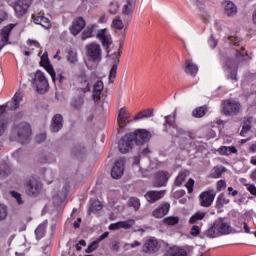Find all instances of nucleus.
<instances>
[{"mask_svg":"<svg viewBox=\"0 0 256 256\" xmlns=\"http://www.w3.org/2000/svg\"><path fill=\"white\" fill-rule=\"evenodd\" d=\"M134 223H135V220L133 219L120 221V229H131Z\"/></svg>","mask_w":256,"mask_h":256,"instance_id":"47","label":"nucleus"},{"mask_svg":"<svg viewBox=\"0 0 256 256\" xmlns=\"http://www.w3.org/2000/svg\"><path fill=\"white\" fill-rule=\"evenodd\" d=\"M231 231L232 228L229 220L227 218H219L204 231L203 235L209 239H215V237H220V235H229Z\"/></svg>","mask_w":256,"mask_h":256,"instance_id":"1","label":"nucleus"},{"mask_svg":"<svg viewBox=\"0 0 256 256\" xmlns=\"http://www.w3.org/2000/svg\"><path fill=\"white\" fill-rule=\"evenodd\" d=\"M41 189H43V185L35 177L30 178L25 183V191L29 197H37L41 193Z\"/></svg>","mask_w":256,"mask_h":256,"instance_id":"6","label":"nucleus"},{"mask_svg":"<svg viewBox=\"0 0 256 256\" xmlns=\"http://www.w3.org/2000/svg\"><path fill=\"white\" fill-rule=\"evenodd\" d=\"M89 61H101V45L93 42L86 46Z\"/></svg>","mask_w":256,"mask_h":256,"instance_id":"9","label":"nucleus"},{"mask_svg":"<svg viewBox=\"0 0 256 256\" xmlns=\"http://www.w3.org/2000/svg\"><path fill=\"white\" fill-rule=\"evenodd\" d=\"M213 201H215L214 190L204 191L199 195V202L201 207H209L210 205H213Z\"/></svg>","mask_w":256,"mask_h":256,"instance_id":"13","label":"nucleus"},{"mask_svg":"<svg viewBox=\"0 0 256 256\" xmlns=\"http://www.w3.org/2000/svg\"><path fill=\"white\" fill-rule=\"evenodd\" d=\"M96 39L102 43V46L106 51H109V48L111 45H113V38L111 37V33H109V30L106 28L98 30Z\"/></svg>","mask_w":256,"mask_h":256,"instance_id":"8","label":"nucleus"},{"mask_svg":"<svg viewBox=\"0 0 256 256\" xmlns=\"http://www.w3.org/2000/svg\"><path fill=\"white\" fill-rule=\"evenodd\" d=\"M72 155L77 159H83V157L87 155V148L81 144H78L72 148Z\"/></svg>","mask_w":256,"mask_h":256,"instance_id":"28","label":"nucleus"},{"mask_svg":"<svg viewBox=\"0 0 256 256\" xmlns=\"http://www.w3.org/2000/svg\"><path fill=\"white\" fill-rule=\"evenodd\" d=\"M245 55H247V51H245V47H241L240 49H236V59L238 61H243L245 59Z\"/></svg>","mask_w":256,"mask_h":256,"instance_id":"46","label":"nucleus"},{"mask_svg":"<svg viewBox=\"0 0 256 256\" xmlns=\"http://www.w3.org/2000/svg\"><path fill=\"white\" fill-rule=\"evenodd\" d=\"M41 67H44L47 73L51 76V79L53 83L57 81V75L55 74V70L53 69V65H51V62H48L46 64H42Z\"/></svg>","mask_w":256,"mask_h":256,"instance_id":"39","label":"nucleus"},{"mask_svg":"<svg viewBox=\"0 0 256 256\" xmlns=\"http://www.w3.org/2000/svg\"><path fill=\"white\" fill-rule=\"evenodd\" d=\"M12 197H14V199H16L18 205H23V200L21 199V194L16 192V191H12L11 192Z\"/></svg>","mask_w":256,"mask_h":256,"instance_id":"59","label":"nucleus"},{"mask_svg":"<svg viewBox=\"0 0 256 256\" xmlns=\"http://www.w3.org/2000/svg\"><path fill=\"white\" fill-rule=\"evenodd\" d=\"M46 63H51V61H49V54L47 52H44L41 56L40 65H45Z\"/></svg>","mask_w":256,"mask_h":256,"instance_id":"60","label":"nucleus"},{"mask_svg":"<svg viewBox=\"0 0 256 256\" xmlns=\"http://www.w3.org/2000/svg\"><path fill=\"white\" fill-rule=\"evenodd\" d=\"M7 127H9V118H0V137L7 131Z\"/></svg>","mask_w":256,"mask_h":256,"instance_id":"44","label":"nucleus"},{"mask_svg":"<svg viewBox=\"0 0 256 256\" xmlns=\"http://www.w3.org/2000/svg\"><path fill=\"white\" fill-rule=\"evenodd\" d=\"M229 201L230 200L225 197V194H220L216 201V207H218V209H221L223 205H228Z\"/></svg>","mask_w":256,"mask_h":256,"instance_id":"43","label":"nucleus"},{"mask_svg":"<svg viewBox=\"0 0 256 256\" xmlns=\"http://www.w3.org/2000/svg\"><path fill=\"white\" fill-rule=\"evenodd\" d=\"M13 29H15V24H8L0 30V51L5 47V45H9V35H11V31H13Z\"/></svg>","mask_w":256,"mask_h":256,"instance_id":"14","label":"nucleus"},{"mask_svg":"<svg viewBox=\"0 0 256 256\" xmlns=\"http://www.w3.org/2000/svg\"><path fill=\"white\" fill-rule=\"evenodd\" d=\"M246 189H247V191H249V193L251 195H254V197H256V187H255V184H248L246 186Z\"/></svg>","mask_w":256,"mask_h":256,"instance_id":"62","label":"nucleus"},{"mask_svg":"<svg viewBox=\"0 0 256 256\" xmlns=\"http://www.w3.org/2000/svg\"><path fill=\"white\" fill-rule=\"evenodd\" d=\"M128 207H133L134 211H139V207H141V202L138 198L132 197L128 201Z\"/></svg>","mask_w":256,"mask_h":256,"instance_id":"42","label":"nucleus"},{"mask_svg":"<svg viewBox=\"0 0 256 256\" xmlns=\"http://www.w3.org/2000/svg\"><path fill=\"white\" fill-rule=\"evenodd\" d=\"M86 25L87 23L85 22V19H83V17L80 16L74 19L72 25L70 26L71 35L77 37V35H79V33H81V31L85 29Z\"/></svg>","mask_w":256,"mask_h":256,"instance_id":"15","label":"nucleus"},{"mask_svg":"<svg viewBox=\"0 0 256 256\" xmlns=\"http://www.w3.org/2000/svg\"><path fill=\"white\" fill-rule=\"evenodd\" d=\"M227 187V182L225 180H220L217 182V191H223Z\"/></svg>","mask_w":256,"mask_h":256,"instance_id":"63","label":"nucleus"},{"mask_svg":"<svg viewBox=\"0 0 256 256\" xmlns=\"http://www.w3.org/2000/svg\"><path fill=\"white\" fill-rule=\"evenodd\" d=\"M9 211L7 210V206L4 204H0V221H5L7 219Z\"/></svg>","mask_w":256,"mask_h":256,"instance_id":"49","label":"nucleus"},{"mask_svg":"<svg viewBox=\"0 0 256 256\" xmlns=\"http://www.w3.org/2000/svg\"><path fill=\"white\" fill-rule=\"evenodd\" d=\"M253 123V116L245 117L243 120L242 130L240 131L241 137H246L248 131H251V124Z\"/></svg>","mask_w":256,"mask_h":256,"instance_id":"29","label":"nucleus"},{"mask_svg":"<svg viewBox=\"0 0 256 256\" xmlns=\"http://www.w3.org/2000/svg\"><path fill=\"white\" fill-rule=\"evenodd\" d=\"M195 186V180L190 178L188 182L185 184V187L187 188L188 193H193V187Z\"/></svg>","mask_w":256,"mask_h":256,"instance_id":"55","label":"nucleus"},{"mask_svg":"<svg viewBox=\"0 0 256 256\" xmlns=\"http://www.w3.org/2000/svg\"><path fill=\"white\" fill-rule=\"evenodd\" d=\"M187 5L191 8L198 7V9H203L205 6V1H211V0H184Z\"/></svg>","mask_w":256,"mask_h":256,"instance_id":"37","label":"nucleus"},{"mask_svg":"<svg viewBox=\"0 0 256 256\" xmlns=\"http://www.w3.org/2000/svg\"><path fill=\"white\" fill-rule=\"evenodd\" d=\"M63 129V115L55 114L52 118L50 131L52 133H59Z\"/></svg>","mask_w":256,"mask_h":256,"instance_id":"19","label":"nucleus"},{"mask_svg":"<svg viewBox=\"0 0 256 256\" xmlns=\"http://www.w3.org/2000/svg\"><path fill=\"white\" fill-rule=\"evenodd\" d=\"M123 173H125V158H120L116 160L112 167L111 177L112 179H121V177H123Z\"/></svg>","mask_w":256,"mask_h":256,"instance_id":"10","label":"nucleus"},{"mask_svg":"<svg viewBox=\"0 0 256 256\" xmlns=\"http://www.w3.org/2000/svg\"><path fill=\"white\" fill-rule=\"evenodd\" d=\"M104 85L102 80H98L94 84L93 88V100L99 101L101 99V94L103 93Z\"/></svg>","mask_w":256,"mask_h":256,"instance_id":"27","label":"nucleus"},{"mask_svg":"<svg viewBox=\"0 0 256 256\" xmlns=\"http://www.w3.org/2000/svg\"><path fill=\"white\" fill-rule=\"evenodd\" d=\"M119 11V4L117 3H110L109 13L111 15H115Z\"/></svg>","mask_w":256,"mask_h":256,"instance_id":"54","label":"nucleus"},{"mask_svg":"<svg viewBox=\"0 0 256 256\" xmlns=\"http://www.w3.org/2000/svg\"><path fill=\"white\" fill-rule=\"evenodd\" d=\"M224 7V13L227 17H235L237 15V5L231 0H226L222 3Z\"/></svg>","mask_w":256,"mask_h":256,"instance_id":"23","label":"nucleus"},{"mask_svg":"<svg viewBox=\"0 0 256 256\" xmlns=\"http://www.w3.org/2000/svg\"><path fill=\"white\" fill-rule=\"evenodd\" d=\"M95 27H97L95 24L87 26L80 35L81 40L87 41V39H91L93 37V31H95Z\"/></svg>","mask_w":256,"mask_h":256,"instance_id":"31","label":"nucleus"},{"mask_svg":"<svg viewBox=\"0 0 256 256\" xmlns=\"http://www.w3.org/2000/svg\"><path fill=\"white\" fill-rule=\"evenodd\" d=\"M133 145H135V142H133L131 136L129 134L124 135L119 143H118V149L120 153H129L131 149H133Z\"/></svg>","mask_w":256,"mask_h":256,"instance_id":"11","label":"nucleus"},{"mask_svg":"<svg viewBox=\"0 0 256 256\" xmlns=\"http://www.w3.org/2000/svg\"><path fill=\"white\" fill-rule=\"evenodd\" d=\"M101 209H103V205H101L99 200H90L89 215H91V213H97V211H101Z\"/></svg>","mask_w":256,"mask_h":256,"instance_id":"35","label":"nucleus"},{"mask_svg":"<svg viewBox=\"0 0 256 256\" xmlns=\"http://www.w3.org/2000/svg\"><path fill=\"white\" fill-rule=\"evenodd\" d=\"M82 85H84V87L80 88L82 93H89V91H91V83L88 82V80L82 82Z\"/></svg>","mask_w":256,"mask_h":256,"instance_id":"53","label":"nucleus"},{"mask_svg":"<svg viewBox=\"0 0 256 256\" xmlns=\"http://www.w3.org/2000/svg\"><path fill=\"white\" fill-rule=\"evenodd\" d=\"M199 233H201V228L197 225H193L190 230V234L192 235V237H197Z\"/></svg>","mask_w":256,"mask_h":256,"instance_id":"56","label":"nucleus"},{"mask_svg":"<svg viewBox=\"0 0 256 256\" xmlns=\"http://www.w3.org/2000/svg\"><path fill=\"white\" fill-rule=\"evenodd\" d=\"M47 233V225L45 224H40L36 229H35V235L37 241H40V239H43L45 237V234Z\"/></svg>","mask_w":256,"mask_h":256,"instance_id":"36","label":"nucleus"},{"mask_svg":"<svg viewBox=\"0 0 256 256\" xmlns=\"http://www.w3.org/2000/svg\"><path fill=\"white\" fill-rule=\"evenodd\" d=\"M199 72V66L193 62V60H186L184 66V73L186 75H190L191 77H195Z\"/></svg>","mask_w":256,"mask_h":256,"instance_id":"25","label":"nucleus"},{"mask_svg":"<svg viewBox=\"0 0 256 256\" xmlns=\"http://www.w3.org/2000/svg\"><path fill=\"white\" fill-rule=\"evenodd\" d=\"M171 175L167 171H158L155 175L154 187H165Z\"/></svg>","mask_w":256,"mask_h":256,"instance_id":"17","label":"nucleus"},{"mask_svg":"<svg viewBox=\"0 0 256 256\" xmlns=\"http://www.w3.org/2000/svg\"><path fill=\"white\" fill-rule=\"evenodd\" d=\"M204 217H207V212L198 211L190 217L189 223L190 225H195L198 221H203Z\"/></svg>","mask_w":256,"mask_h":256,"instance_id":"33","label":"nucleus"},{"mask_svg":"<svg viewBox=\"0 0 256 256\" xmlns=\"http://www.w3.org/2000/svg\"><path fill=\"white\" fill-rule=\"evenodd\" d=\"M137 0H126V4L123 6L122 15H124L125 23L129 24V21L133 19V11H135V4Z\"/></svg>","mask_w":256,"mask_h":256,"instance_id":"12","label":"nucleus"},{"mask_svg":"<svg viewBox=\"0 0 256 256\" xmlns=\"http://www.w3.org/2000/svg\"><path fill=\"white\" fill-rule=\"evenodd\" d=\"M171 209V204L169 202H164L160 204L153 212V217H156V219H163L167 213H169V210Z\"/></svg>","mask_w":256,"mask_h":256,"instance_id":"18","label":"nucleus"},{"mask_svg":"<svg viewBox=\"0 0 256 256\" xmlns=\"http://www.w3.org/2000/svg\"><path fill=\"white\" fill-rule=\"evenodd\" d=\"M129 117L130 115L126 108H121L119 110L117 123L120 129H125V127H127V123H129Z\"/></svg>","mask_w":256,"mask_h":256,"instance_id":"21","label":"nucleus"},{"mask_svg":"<svg viewBox=\"0 0 256 256\" xmlns=\"http://www.w3.org/2000/svg\"><path fill=\"white\" fill-rule=\"evenodd\" d=\"M132 138L134 145H143L151 140V132L145 129H137L135 132L128 134Z\"/></svg>","mask_w":256,"mask_h":256,"instance_id":"7","label":"nucleus"},{"mask_svg":"<svg viewBox=\"0 0 256 256\" xmlns=\"http://www.w3.org/2000/svg\"><path fill=\"white\" fill-rule=\"evenodd\" d=\"M150 117H153V110L147 109L136 114L134 121H140V119H150Z\"/></svg>","mask_w":256,"mask_h":256,"instance_id":"34","label":"nucleus"},{"mask_svg":"<svg viewBox=\"0 0 256 256\" xmlns=\"http://www.w3.org/2000/svg\"><path fill=\"white\" fill-rule=\"evenodd\" d=\"M159 241L156 239H148L145 241L142 250L144 253H157L159 251Z\"/></svg>","mask_w":256,"mask_h":256,"instance_id":"20","label":"nucleus"},{"mask_svg":"<svg viewBox=\"0 0 256 256\" xmlns=\"http://www.w3.org/2000/svg\"><path fill=\"white\" fill-rule=\"evenodd\" d=\"M117 77V64H114L110 70L109 79H115Z\"/></svg>","mask_w":256,"mask_h":256,"instance_id":"61","label":"nucleus"},{"mask_svg":"<svg viewBox=\"0 0 256 256\" xmlns=\"http://www.w3.org/2000/svg\"><path fill=\"white\" fill-rule=\"evenodd\" d=\"M31 124L28 122H15L12 126V135H16L15 139L22 145L29 143L31 137Z\"/></svg>","mask_w":256,"mask_h":256,"instance_id":"2","label":"nucleus"},{"mask_svg":"<svg viewBox=\"0 0 256 256\" xmlns=\"http://www.w3.org/2000/svg\"><path fill=\"white\" fill-rule=\"evenodd\" d=\"M85 105V96L77 95L71 99L70 106L74 111H81Z\"/></svg>","mask_w":256,"mask_h":256,"instance_id":"26","label":"nucleus"},{"mask_svg":"<svg viewBox=\"0 0 256 256\" xmlns=\"http://www.w3.org/2000/svg\"><path fill=\"white\" fill-rule=\"evenodd\" d=\"M165 195L164 191H148L144 197L146 199V201H148V203H157V201H159V199H163V196Z\"/></svg>","mask_w":256,"mask_h":256,"instance_id":"24","label":"nucleus"},{"mask_svg":"<svg viewBox=\"0 0 256 256\" xmlns=\"http://www.w3.org/2000/svg\"><path fill=\"white\" fill-rule=\"evenodd\" d=\"M219 151L221 155H226V157H229V155L237 153V148L235 146H222L219 148Z\"/></svg>","mask_w":256,"mask_h":256,"instance_id":"38","label":"nucleus"},{"mask_svg":"<svg viewBox=\"0 0 256 256\" xmlns=\"http://www.w3.org/2000/svg\"><path fill=\"white\" fill-rule=\"evenodd\" d=\"M221 113L226 117H235L241 113V103L233 99L224 100L222 101Z\"/></svg>","mask_w":256,"mask_h":256,"instance_id":"3","label":"nucleus"},{"mask_svg":"<svg viewBox=\"0 0 256 256\" xmlns=\"http://www.w3.org/2000/svg\"><path fill=\"white\" fill-rule=\"evenodd\" d=\"M217 39L213 35L210 36L208 39V45L211 47V49H215L217 47Z\"/></svg>","mask_w":256,"mask_h":256,"instance_id":"58","label":"nucleus"},{"mask_svg":"<svg viewBox=\"0 0 256 256\" xmlns=\"http://www.w3.org/2000/svg\"><path fill=\"white\" fill-rule=\"evenodd\" d=\"M67 59H68L69 63H72L73 65H75V63H77V61H78L77 52H75L73 50L68 51Z\"/></svg>","mask_w":256,"mask_h":256,"instance_id":"48","label":"nucleus"},{"mask_svg":"<svg viewBox=\"0 0 256 256\" xmlns=\"http://www.w3.org/2000/svg\"><path fill=\"white\" fill-rule=\"evenodd\" d=\"M224 73L226 75V79H230L232 83H237L239 81V78L237 77V72L239 70V67L237 66V62L233 59H228L223 67Z\"/></svg>","mask_w":256,"mask_h":256,"instance_id":"5","label":"nucleus"},{"mask_svg":"<svg viewBox=\"0 0 256 256\" xmlns=\"http://www.w3.org/2000/svg\"><path fill=\"white\" fill-rule=\"evenodd\" d=\"M112 27H114V29H118L119 31H121V29H123L125 27L123 25V20H121V16L116 17L112 21Z\"/></svg>","mask_w":256,"mask_h":256,"instance_id":"45","label":"nucleus"},{"mask_svg":"<svg viewBox=\"0 0 256 256\" xmlns=\"http://www.w3.org/2000/svg\"><path fill=\"white\" fill-rule=\"evenodd\" d=\"M21 101H23V95H21V92H16L12 100L7 102L6 107L10 109V111H16V109H19Z\"/></svg>","mask_w":256,"mask_h":256,"instance_id":"22","label":"nucleus"},{"mask_svg":"<svg viewBox=\"0 0 256 256\" xmlns=\"http://www.w3.org/2000/svg\"><path fill=\"white\" fill-rule=\"evenodd\" d=\"M228 42L231 44V45H239V43H241V39H239V37L237 36H230L228 37Z\"/></svg>","mask_w":256,"mask_h":256,"instance_id":"57","label":"nucleus"},{"mask_svg":"<svg viewBox=\"0 0 256 256\" xmlns=\"http://www.w3.org/2000/svg\"><path fill=\"white\" fill-rule=\"evenodd\" d=\"M176 113H174V119L173 117H171V115L165 116V125H169V127H174L175 128V117H176Z\"/></svg>","mask_w":256,"mask_h":256,"instance_id":"52","label":"nucleus"},{"mask_svg":"<svg viewBox=\"0 0 256 256\" xmlns=\"http://www.w3.org/2000/svg\"><path fill=\"white\" fill-rule=\"evenodd\" d=\"M169 256H187V250L179 247L171 248Z\"/></svg>","mask_w":256,"mask_h":256,"instance_id":"41","label":"nucleus"},{"mask_svg":"<svg viewBox=\"0 0 256 256\" xmlns=\"http://www.w3.org/2000/svg\"><path fill=\"white\" fill-rule=\"evenodd\" d=\"M31 3V0H18L14 7L17 17H23L29 11Z\"/></svg>","mask_w":256,"mask_h":256,"instance_id":"16","label":"nucleus"},{"mask_svg":"<svg viewBox=\"0 0 256 256\" xmlns=\"http://www.w3.org/2000/svg\"><path fill=\"white\" fill-rule=\"evenodd\" d=\"M208 108L207 105L197 107L192 111V116H194L196 119H201V117H205L207 114Z\"/></svg>","mask_w":256,"mask_h":256,"instance_id":"32","label":"nucleus"},{"mask_svg":"<svg viewBox=\"0 0 256 256\" xmlns=\"http://www.w3.org/2000/svg\"><path fill=\"white\" fill-rule=\"evenodd\" d=\"M33 85L40 95H45L46 91L49 89V81H47L45 74L41 71L36 72L33 79Z\"/></svg>","mask_w":256,"mask_h":256,"instance_id":"4","label":"nucleus"},{"mask_svg":"<svg viewBox=\"0 0 256 256\" xmlns=\"http://www.w3.org/2000/svg\"><path fill=\"white\" fill-rule=\"evenodd\" d=\"M34 23L36 25H41L44 29H51V21H49V18L45 16L38 15L34 17Z\"/></svg>","mask_w":256,"mask_h":256,"instance_id":"30","label":"nucleus"},{"mask_svg":"<svg viewBox=\"0 0 256 256\" xmlns=\"http://www.w3.org/2000/svg\"><path fill=\"white\" fill-rule=\"evenodd\" d=\"M185 179H187V171H181L176 177L174 184L176 187H181Z\"/></svg>","mask_w":256,"mask_h":256,"instance_id":"40","label":"nucleus"},{"mask_svg":"<svg viewBox=\"0 0 256 256\" xmlns=\"http://www.w3.org/2000/svg\"><path fill=\"white\" fill-rule=\"evenodd\" d=\"M99 247V241H93L88 248L86 249V253H93V251L97 250Z\"/></svg>","mask_w":256,"mask_h":256,"instance_id":"51","label":"nucleus"},{"mask_svg":"<svg viewBox=\"0 0 256 256\" xmlns=\"http://www.w3.org/2000/svg\"><path fill=\"white\" fill-rule=\"evenodd\" d=\"M164 223L166 225H177L179 223V217L177 216H170L164 219Z\"/></svg>","mask_w":256,"mask_h":256,"instance_id":"50","label":"nucleus"},{"mask_svg":"<svg viewBox=\"0 0 256 256\" xmlns=\"http://www.w3.org/2000/svg\"><path fill=\"white\" fill-rule=\"evenodd\" d=\"M151 153V151L149 150V148H140L139 149V155L140 157H147V155H149Z\"/></svg>","mask_w":256,"mask_h":256,"instance_id":"64","label":"nucleus"}]
</instances>
